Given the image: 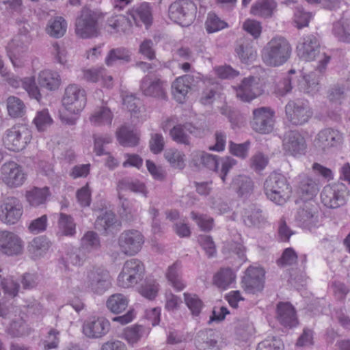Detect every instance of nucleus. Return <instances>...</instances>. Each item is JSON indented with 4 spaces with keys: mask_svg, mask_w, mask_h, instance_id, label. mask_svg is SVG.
<instances>
[{
    "mask_svg": "<svg viewBox=\"0 0 350 350\" xmlns=\"http://www.w3.org/2000/svg\"><path fill=\"white\" fill-rule=\"evenodd\" d=\"M291 51V46L286 38L282 36L274 37L264 47L262 59L268 66H279L289 59Z\"/></svg>",
    "mask_w": 350,
    "mask_h": 350,
    "instance_id": "1",
    "label": "nucleus"
},
{
    "mask_svg": "<svg viewBox=\"0 0 350 350\" xmlns=\"http://www.w3.org/2000/svg\"><path fill=\"white\" fill-rule=\"evenodd\" d=\"M264 192L269 200L282 205L291 195V187L284 175L272 172L264 182Z\"/></svg>",
    "mask_w": 350,
    "mask_h": 350,
    "instance_id": "2",
    "label": "nucleus"
},
{
    "mask_svg": "<svg viewBox=\"0 0 350 350\" xmlns=\"http://www.w3.org/2000/svg\"><path fill=\"white\" fill-rule=\"evenodd\" d=\"M32 139V131L27 125L17 124L5 130L2 137L3 146L9 150H24Z\"/></svg>",
    "mask_w": 350,
    "mask_h": 350,
    "instance_id": "3",
    "label": "nucleus"
},
{
    "mask_svg": "<svg viewBox=\"0 0 350 350\" xmlns=\"http://www.w3.org/2000/svg\"><path fill=\"white\" fill-rule=\"evenodd\" d=\"M197 7L191 0H176L168 9L170 18L183 26L190 25L196 18Z\"/></svg>",
    "mask_w": 350,
    "mask_h": 350,
    "instance_id": "4",
    "label": "nucleus"
},
{
    "mask_svg": "<svg viewBox=\"0 0 350 350\" xmlns=\"http://www.w3.org/2000/svg\"><path fill=\"white\" fill-rule=\"evenodd\" d=\"M145 272L144 264L137 258L126 260L118 277V284L122 288H129L142 281Z\"/></svg>",
    "mask_w": 350,
    "mask_h": 350,
    "instance_id": "5",
    "label": "nucleus"
},
{
    "mask_svg": "<svg viewBox=\"0 0 350 350\" xmlns=\"http://www.w3.org/2000/svg\"><path fill=\"white\" fill-rule=\"evenodd\" d=\"M288 121L293 125L301 126L307 123L313 112L308 102L301 99L291 100L285 106Z\"/></svg>",
    "mask_w": 350,
    "mask_h": 350,
    "instance_id": "6",
    "label": "nucleus"
},
{
    "mask_svg": "<svg viewBox=\"0 0 350 350\" xmlns=\"http://www.w3.org/2000/svg\"><path fill=\"white\" fill-rule=\"evenodd\" d=\"M87 103L85 90L77 85H68L62 98V104L66 110L75 116L79 115Z\"/></svg>",
    "mask_w": 350,
    "mask_h": 350,
    "instance_id": "7",
    "label": "nucleus"
},
{
    "mask_svg": "<svg viewBox=\"0 0 350 350\" xmlns=\"http://www.w3.org/2000/svg\"><path fill=\"white\" fill-rule=\"evenodd\" d=\"M347 188L343 183L325 186L321 193V200L329 208H337L346 203Z\"/></svg>",
    "mask_w": 350,
    "mask_h": 350,
    "instance_id": "8",
    "label": "nucleus"
},
{
    "mask_svg": "<svg viewBox=\"0 0 350 350\" xmlns=\"http://www.w3.org/2000/svg\"><path fill=\"white\" fill-rule=\"evenodd\" d=\"M241 287L246 293L257 295L265 287V271L262 269L249 266L243 273Z\"/></svg>",
    "mask_w": 350,
    "mask_h": 350,
    "instance_id": "9",
    "label": "nucleus"
},
{
    "mask_svg": "<svg viewBox=\"0 0 350 350\" xmlns=\"http://www.w3.org/2000/svg\"><path fill=\"white\" fill-rule=\"evenodd\" d=\"M250 121L252 129L260 134H268L273 131L274 112L270 108L262 107L254 109Z\"/></svg>",
    "mask_w": 350,
    "mask_h": 350,
    "instance_id": "10",
    "label": "nucleus"
},
{
    "mask_svg": "<svg viewBox=\"0 0 350 350\" xmlns=\"http://www.w3.org/2000/svg\"><path fill=\"white\" fill-rule=\"evenodd\" d=\"M144 243V236L137 230H124L118 238L120 250L129 256L137 254L141 250Z\"/></svg>",
    "mask_w": 350,
    "mask_h": 350,
    "instance_id": "11",
    "label": "nucleus"
},
{
    "mask_svg": "<svg viewBox=\"0 0 350 350\" xmlns=\"http://www.w3.org/2000/svg\"><path fill=\"white\" fill-rule=\"evenodd\" d=\"M299 57L304 61L315 60L321 55V45L319 38L314 34L303 36L297 46Z\"/></svg>",
    "mask_w": 350,
    "mask_h": 350,
    "instance_id": "12",
    "label": "nucleus"
},
{
    "mask_svg": "<svg viewBox=\"0 0 350 350\" xmlns=\"http://www.w3.org/2000/svg\"><path fill=\"white\" fill-rule=\"evenodd\" d=\"M0 173L2 181L11 188L21 186L26 179L22 167L14 161L3 163L1 167Z\"/></svg>",
    "mask_w": 350,
    "mask_h": 350,
    "instance_id": "13",
    "label": "nucleus"
},
{
    "mask_svg": "<svg viewBox=\"0 0 350 350\" xmlns=\"http://www.w3.org/2000/svg\"><path fill=\"white\" fill-rule=\"evenodd\" d=\"M23 211V206L16 198H7L0 205V219L6 224H15L21 217Z\"/></svg>",
    "mask_w": 350,
    "mask_h": 350,
    "instance_id": "14",
    "label": "nucleus"
},
{
    "mask_svg": "<svg viewBox=\"0 0 350 350\" xmlns=\"http://www.w3.org/2000/svg\"><path fill=\"white\" fill-rule=\"evenodd\" d=\"M318 215L319 211L317 204L312 202H305L297 209L295 220L298 226L310 229L317 226Z\"/></svg>",
    "mask_w": 350,
    "mask_h": 350,
    "instance_id": "15",
    "label": "nucleus"
},
{
    "mask_svg": "<svg viewBox=\"0 0 350 350\" xmlns=\"http://www.w3.org/2000/svg\"><path fill=\"white\" fill-rule=\"evenodd\" d=\"M167 86L166 81L150 75L144 77L140 83V89L144 95L162 100L167 98Z\"/></svg>",
    "mask_w": 350,
    "mask_h": 350,
    "instance_id": "16",
    "label": "nucleus"
},
{
    "mask_svg": "<svg viewBox=\"0 0 350 350\" xmlns=\"http://www.w3.org/2000/svg\"><path fill=\"white\" fill-rule=\"evenodd\" d=\"M111 285V278L107 269L96 267L89 273V288L92 293L102 295Z\"/></svg>",
    "mask_w": 350,
    "mask_h": 350,
    "instance_id": "17",
    "label": "nucleus"
},
{
    "mask_svg": "<svg viewBox=\"0 0 350 350\" xmlns=\"http://www.w3.org/2000/svg\"><path fill=\"white\" fill-rule=\"evenodd\" d=\"M284 150L294 157L304 154L306 143L304 137L297 131H289L283 139Z\"/></svg>",
    "mask_w": 350,
    "mask_h": 350,
    "instance_id": "18",
    "label": "nucleus"
},
{
    "mask_svg": "<svg viewBox=\"0 0 350 350\" xmlns=\"http://www.w3.org/2000/svg\"><path fill=\"white\" fill-rule=\"evenodd\" d=\"M23 241L16 234L9 231L0 232V250L8 256L18 255L23 250Z\"/></svg>",
    "mask_w": 350,
    "mask_h": 350,
    "instance_id": "19",
    "label": "nucleus"
},
{
    "mask_svg": "<svg viewBox=\"0 0 350 350\" xmlns=\"http://www.w3.org/2000/svg\"><path fill=\"white\" fill-rule=\"evenodd\" d=\"M234 52L236 56L243 64H251L257 57V51L253 40L245 37L241 38L236 42Z\"/></svg>",
    "mask_w": 350,
    "mask_h": 350,
    "instance_id": "20",
    "label": "nucleus"
},
{
    "mask_svg": "<svg viewBox=\"0 0 350 350\" xmlns=\"http://www.w3.org/2000/svg\"><path fill=\"white\" fill-rule=\"evenodd\" d=\"M242 218L244 224L249 228H262L267 224L262 210L256 204H251L245 208Z\"/></svg>",
    "mask_w": 350,
    "mask_h": 350,
    "instance_id": "21",
    "label": "nucleus"
},
{
    "mask_svg": "<svg viewBox=\"0 0 350 350\" xmlns=\"http://www.w3.org/2000/svg\"><path fill=\"white\" fill-rule=\"evenodd\" d=\"M297 191L306 202H311L319 191L318 183L306 174H300L297 177Z\"/></svg>",
    "mask_w": 350,
    "mask_h": 350,
    "instance_id": "22",
    "label": "nucleus"
},
{
    "mask_svg": "<svg viewBox=\"0 0 350 350\" xmlns=\"http://www.w3.org/2000/svg\"><path fill=\"white\" fill-rule=\"evenodd\" d=\"M254 81L255 78L254 77L244 78L242 80L237 90V96L242 101L250 102L261 94V90L258 88V84Z\"/></svg>",
    "mask_w": 350,
    "mask_h": 350,
    "instance_id": "23",
    "label": "nucleus"
},
{
    "mask_svg": "<svg viewBox=\"0 0 350 350\" xmlns=\"http://www.w3.org/2000/svg\"><path fill=\"white\" fill-rule=\"evenodd\" d=\"M194 81L193 76L185 75L178 77L172 84V94L175 99L180 103L185 101L189 90L191 88L192 83Z\"/></svg>",
    "mask_w": 350,
    "mask_h": 350,
    "instance_id": "24",
    "label": "nucleus"
},
{
    "mask_svg": "<svg viewBox=\"0 0 350 350\" xmlns=\"http://www.w3.org/2000/svg\"><path fill=\"white\" fill-rule=\"evenodd\" d=\"M317 145L323 149L337 146L342 142V135L338 130L326 128L317 135Z\"/></svg>",
    "mask_w": 350,
    "mask_h": 350,
    "instance_id": "25",
    "label": "nucleus"
},
{
    "mask_svg": "<svg viewBox=\"0 0 350 350\" xmlns=\"http://www.w3.org/2000/svg\"><path fill=\"white\" fill-rule=\"evenodd\" d=\"M17 308H0V316L3 319H10V328L14 336H21L25 333V324L23 317L17 319Z\"/></svg>",
    "mask_w": 350,
    "mask_h": 350,
    "instance_id": "26",
    "label": "nucleus"
},
{
    "mask_svg": "<svg viewBox=\"0 0 350 350\" xmlns=\"http://www.w3.org/2000/svg\"><path fill=\"white\" fill-rule=\"evenodd\" d=\"M131 61V53L124 47H118L111 49L105 59V63L108 67L123 65L129 63Z\"/></svg>",
    "mask_w": 350,
    "mask_h": 350,
    "instance_id": "27",
    "label": "nucleus"
},
{
    "mask_svg": "<svg viewBox=\"0 0 350 350\" xmlns=\"http://www.w3.org/2000/svg\"><path fill=\"white\" fill-rule=\"evenodd\" d=\"M132 17L137 25H139V21H141L148 29L152 25V8L148 2H143L132 10Z\"/></svg>",
    "mask_w": 350,
    "mask_h": 350,
    "instance_id": "28",
    "label": "nucleus"
},
{
    "mask_svg": "<svg viewBox=\"0 0 350 350\" xmlns=\"http://www.w3.org/2000/svg\"><path fill=\"white\" fill-rule=\"evenodd\" d=\"M274 0H258L251 7V14L264 18H271L276 10Z\"/></svg>",
    "mask_w": 350,
    "mask_h": 350,
    "instance_id": "29",
    "label": "nucleus"
},
{
    "mask_svg": "<svg viewBox=\"0 0 350 350\" xmlns=\"http://www.w3.org/2000/svg\"><path fill=\"white\" fill-rule=\"evenodd\" d=\"M38 83L41 88L54 91L59 88L61 79L57 72L44 70L39 73Z\"/></svg>",
    "mask_w": 350,
    "mask_h": 350,
    "instance_id": "30",
    "label": "nucleus"
},
{
    "mask_svg": "<svg viewBox=\"0 0 350 350\" xmlns=\"http://www.w3.org/2000/svg\"><path fill=\"white\" fill-rule=\"evenodd\" d=\"M277 319L285 327H297L299 321L295 308H276Z\"/></svg>",
    "mask_w": 350,
    "mask_h": 350,
    "instance_id": "31",
    "label": "nucleus"
},
{
    "mask_svg": "<svg viewBox=\"0 0 350 350\" xmlns=\"http://www.w3.org/2000/svg\"><path fill=\"white\" fill-rule=\"evenodd\" d=\"M119 226L120 222L112 211H106L103 215L98 217L95 221V228L106 234L112 232L116 226Z\"/></svg>",
    "mask_w": 350,
    "mask_h": 350,
    "instance_id": "32",
    "label": "nucleus"
},
{
    "mask_svg": "<svg viewBox=\"0 0 350 350\" xmlns=\"http://www.w3.org/2000/svg\"><path fill=\"white\" fill-rule=\"evenodd\" d=\"M50 241L44 236L34 238L28 246V250L35 259L44 256L51 247Z\"/></svg>",
    "mask_w": 350,
    "mask_h": 350,
    "instance_id": "33",
    "label": "nucleus"
},
{
    "mask_svg": "<svg viewBox=\"0 0 350 350\" xmlns=\"http://www.w3.org/2000/svg\"><path fill=\"white\" fill-rule=\"evenodd\" d=\"M217 343L215 333L212 329L199 331L195 338V345L199 350L213 348Z\"/></svg>",
    "mask_w": 350,
    "mask_h": 350,
    "instance_id": "34",
    "label": "nucleus"
},
{
    "mask_svg": "<svg viewBox=\"0 0 350 350\" xmlns=\"http://www.w3.org/2000/svg\"><path fill=\"white\" fill-rule=\"evenodd\" d=\"M109 321L103 318L99 317L89 323V338H101L105 336L110 330Z\"/></svg>",
    "mask_w": 350,
    "mask_h": 350,
    "instance_id": "35",
    "label": "nucleus"
},
{
    "mask_svg": "<svg viewBox=\"0 0 350 350\" xmlns=\"http://www.w3.org/2000/svg\"><path fill=\"white\" fill-rule=\"evenodd\" d=\"M50 196L51 193L48 187H33L26 192V199L32 206H38L45 204Z\"/></svg>",
    "mask_w": 350,
    "mask_h": 350,
    "instance_id": "36",
    "label": "nucleus"
},
{
    "mask_svg": "<svg viewBox=\"0 0 350 350\" xmlns=\"http://www.w3.org/2000/svg\"><path fill=\"white\" fill-rule=\"evenodd\" d=\"M67 29V22L62 16L51 18L46 27V33L55 38H62Z\"/></svg>",
    "mask_w": 350,
    "mask_h": 350,
    "instance_id": "37",
    "label": "nucleus"
},
{
    "mask_svg": "<svg viewBox=\"0 0 350 350\" xmlns=\"http://www.w3.org/2000/svg\"><path fill=\"white\" fill-rule=\"evenodd\" d=\"M236 275L230 267L221 268L213 276V284L217 287L226 289L234 282Z\"/></svg>",
    "mask_w": 350,
    "mask_h": 350,
    "instance_id": "38",
    "label": "nucleus"
},
{
    "mask_svg": "<svg viewBox=\"0 0 350 350\" xmlns=\"http://www.w3.org/2000/svg\"><path fill=\"white\" fill-rule=\"evenodd\" d=\"M57 215L58 233L63 236H73L76 233V224L72 217L63 213Z\"/></svg>",
    "mask_w": 350,
    "mask_h": 350,
    "instance_id": "39",
    "label": "nucleus"
},
{
    "mask_svg": "<svg viewBox=\"0 0 350 350\" xmlns=\"http://www.w3.org/2000/svg\"><path fill=\"white\" fill-rule=\"evenodd\" d=\"M113 119V113L107 107H100L90 118V120L92 124L96 126H110Z\"/></svg>",
    "mask_w": 350,
    "mask_h": 350,
    "instance_id": "40",
    "label": "nucleus"
},
{
    "mask_svg": "<svg viewBox=\"0 0 350 350\" xmlns=\"http://www.w3.org/2000/svg\"><path fill=\"white\" fill-rule=\"evenodd\" d=\"M230 187L236 191L239 196H243L252 191L253 182L248 176L238 175L233 178Z\"/></svg>",
    "mask_w": 350,
    "mask_h": 350,
    "instance_id": "41",
    "label": "nucleus"
},
{
    "mask_svg": "<svg viewBox=\"0 0 350 350\" xmlns=\"http://www.w3.org/2000/svg\"><path fill=\"white\" fill-rule=\"evenodd\" d=\"M6 106L8 113L11 118H22L26 113V106L24 102L16 96H9L6 100Z\"/></svg>",
    "mask_w": 350,
    "mask_h": 350,
    "instance_id": "42",
    "label": "nucleus"
},
{
    "mask_svg": "<svg viewBox=\"0 0 350 350\" xmlns=\"http://www.w3.org/2000/svg\"><path fill=\"white\" fill-rule=\"evenodd\" d=\"M254 331L253 324L248 320L239 321L234 328V339L239 343L246 342Z\"/></svg>",
    "mask_w": 350,
    "mask_h": 350,
    "instance_id": "43",
    "label": "nucleus"
},
{
    "mask_svg": "<svg viewBox=\"0 0 350 350\" xmlns=\"http://www.w3.org/2000/svg\"><path fill=\"white\" fill-rule=\"evenodd\" d=\"M295 74V70L291 69L288 72V75L277 83L275 88V93L278 96H284L291 92L293 88L295 85V80L297 79V77L293 76Z\"/></svg>",
    "mask_w": 350,
    "mask_h": 350,
    "instance_id": "44",
    "label": "nucleus"
},
{
    "mask_svg": "<svg viewBox=\"0 0 350 350\" xmlns=\"http://www.w3.org/2000/svg\"><path fill=\"white\" fill-rule=\"evenodd\" d=\"M117 139L120 145L126 147H134L139 143L138 136L125 126H121L116 132Z\"/></svg>",
    "mask_w": 350,
    "mask_h": 350,
    "instance_id": "45",
    "label": "nucleus"
},
{
    "mask_svg": "<svg viewBox=\"0 0 350 350\" xmlns=\"http://www.w3.org/2000/svg\"><path fill=\"white\" fill-rule=\"evenodd\" d=\"M332 32L338 41L350 43V18L334 23Z\"/></svg>",
    "mask_w": 350,
    "mask_h": 350,
    "instance_id": "46",
    "label": "nucleus"
},
{
    "mask_svg": "<svg viewBox=\"0 0 350 350\" xmlns=\"http://www.w3.org/2000/svg\"><path fill=\"white\" fill-rule=\"evenodd\" d=\"M104 21V14L99 11L89 10V38L97 37Z\"/></svg>",
    "mask_w": 350,
    "mask_h": 350,
    "instance_id": "47",
    "label": "nucleus"
},
{
    "mask_svg": "<svg viewBox=\"0 0 350 350\" xmlns=\"http://www.w3.org/2000/svg\"><path fill=\"white\" fill-rule=\"evenodd\" d=\"M76 35L83 39L88 38V7L83 6L75 20Z\"/></svg>",
    "mask_w": 350,
    "mask_h": 350,
    "instance_id": "48",
    "label": "nucleus"
},
{
    "mask_svg": "<svg viewBox=\"0 0 350 350\" xmlns=\"http://www.w3.org/2000/svg\"><path fill=\"white\" fill-rule=\"evenodd\" d=\"M185 124L175 125L170 131V136L177 144L189 146L191 144L190 137L185 128Z\"/></svg>",
    "mask_w": 350,
    "mask_h": 350,
    "instance_id": "49",
    "label": "nucleus"
},
{
    "mask_svg": "<svg viewBox=\"0 0 350 350\" xmlns=\"http://www.w3.org/2000/svg\"><path fill=\"white\" fill-rule=\"evenodd\" d=\"M144 327L141 325L127 327L122 333L123 338L132 347L137 344L142 336Z\"/></svg>",
    "mask_w": 350,
    "mask_h": 350,
    "instance_id": "50",
    "label": "nucleus"
},
{
    "mask_svg": "<svg viewBox=\"0 0 350 350\" xmlns=\"http://www.w3.org/2000/svg\"><path fill=\"white\" fill-rule=\"evenodd\" d=\"M196 157L204 167L215 172H219L220 159L219 156L209 154L205 152H200L197 154Z\"/></svg>",
    "mask_w": 350,
    "mask_h": 350,
    "instance_id": "51",
    "label": "nucleus"
},
{
    "mask_svg": "<svg viewBox=\"0 0 350 350\" xmlns=\"http://www.w3.org/2000/svg\"><path fill=\"white\" fill-rule=\"evenodd\" d=\"M166 278L177 291H180L185 288V284L179 274L177 263H174L169 267L166 273Z\"/></svg>",
    "mask_w": 350,
    "mask_h": 350,
    "instance_id": "52",
    "label": "nucleus"
},
{
    "mask_svg": "<svg viewBox=\"0 0 350 350\" xmlns=\"http://www.w3.org/2000/svg\"><path fill=\"white\" fill-rule=\"evenodd\" d=\"M185 154L176 149H167L164 152L165 159L170 163L171 166L179 170L184 168Z\"/></svg>",
    "mask_w": 350,
    "mask_h": 350,
    "instance_id": "53",
    "label": "nucleus"
},
{
    "mask_svg": "<svg viewBox=\"0 0 350 350\" xmlns=\"http://www.w3.org/2000/svg\"><path fill=\"white\" fill-rule=\"evenodd\" d=\"M206 30L208 33H212L220 31L228 26V24L221 20L215 13L208 14L205 22Z\"/></svg>",
    "mask_w": 350,
    "mask_h": 350,
    "instance_id": "54",
    "label": "nucleus"
},
{
    "mask_svg": "<svg viewBox=\"0 0 350 350\" xmlns=\"http://www.w3.org/2000/svg\"><path fill=\"white\" fill-rule=\"evenodd\" d=\"M191 217L196 222L199 228L204 232H209L213 228V218L207 215L198 214L192 211L191 213Z\"/></svg>",
    "mask_w": 350,
    "mask_h": 350,
    "instance_id": "55",
    "label": "nucleus"
},
{
    "mask_svg": "<svg viewBox=\"0 0 350 350\" xmlns=\"http://www.w3.org/2000/svg\"><path fill=\"white\" fill-rule=\"evenodd\" d=\"M33 122L38 131H44L52 124L53 120L48 110L43 109L37 112Z\"/></svg>",
    "mask_w": 350,
    "mask_h": 350,
    "instance_id": "56",
    "label": "nucleus"
},
{
    "mask_svg": "<svg viewBox=\"0 0 350 350\" xmlns=\"http://www.w3.org/2000/svg\"><path fill=\"white\" fill-rule=\"evenodd\" d=\"M23 88L27 92L29 96L40 102L42 96L33 77H26L21 80Z\"/></svg>",
    "mask_w": 350,
    "mask_h": 350,
    "instance_id": "57",
    "label": "nucleus"
},
{
    "mask_svg": "<svg viewBox=\"0 0 350 350\" xmlns=\"http://www.w3.org/2000/svg\"><path fill=\"white\" fill-rule=\"evenodd\" d=\"M121 184L127 189L147 197L148 191L144 183L137 179L125 178L121 181Z\"/></svg>",
    "mask_w": 350,
    "mask_h": 350,
    "instance_id": "58",
    "label": "nucleus"
},
{
    "mask_svg": "<svg viewBox=\"0 0 350 350\" xmlns=\"http://www.w3.org/2000/svg\"><path fill=\"white\" fill-rule=\"evenodd\" d=\"M298 256L296 252L292 247L286 248L281 257L278 259L277 264L280 267L291 266L297 262Z\"/></svg>",
    "mask_w": 350,
    "mask_h": 350,
    "instance_id": "59",
    "label": "nucleus"
},
{
    "mask_svg": "<svg viewBox=\"0 0 350 350\" xmlns=\"http://www.w3.org/2000/svg\"><path fill=\"white\" fill-rule=\"evenodd\" d=\"M237 160L232 157H220L219 165H221V168H219V172L217 173L219 174L224 183H226L228 173L232 168V167L237 164Z\"/></svg>",
    "mask_w": 350,
    "mask_h": 350,
    "instance_id": "60",
    "label": "nucleus"
},
{
    "mask_svg": "<svg viewBox=\"0 0 350 350\" xmlns=\"http://www.w3.org/2000/svg\"><path fill=\"white\" fill-rule=\"evenodd\" d=\"M198 242L208 258L215 256L216 247L211 236L206 234L200 235L198 237Z\"/></svg>",
    "mask_w": 350,
    "mask_h": 350,
    "instance_id": "61",
    "label": "nucleus"
},
{
    "mask_svg": "<svg viewBox=\"0 0 350 350\" xmlns=\"http://www.w3.org/2000/svg\"><path fill=\"white\" fill-rule=\"evenodd\" d=\"M250 142L246 141L242 144H235L232 142H230V152L234 156L241 159H245L248 156Z\"/></svg>",
    "mask_w": 350,
    "mask_h": 350,
    "instance_id": "62",
    "label": "nucleus"
},
{
    "mask_svg": "<svg viewBox=\"0 0 350 350\" xmlns=\"http://www.w3.org/2000/svg\"><path fill=\"white\" fill-rule=\"evenodd\" d=\"M243 29L254 39L260 37L262 32L261 23L254 19H247L243 24Z\"/></svg>",
    "mask_w": 350,
    "mask_h": 350,
    "instance_id": "63",
    "label": "nucleus"
},
{
    "mask_svg": "<svg viewBox=\"0 0 350 350\" xmlns=\"http://www.w3.org/2000/svg\"><path fill=\"white\" fill-rule=\"evenodd\" d=\"M256 350H284V344L280 338L273 337L258 343Z\"/></svg>",
    "mask_w": 350,
    "mask_h": 350,
    "instance_id": "64",
    "label": "nucleus"
}]
</instances>
